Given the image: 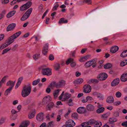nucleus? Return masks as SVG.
<instances>
[{
    "instance_id": "1",
    "label": "nucleus",
    "mask_w": 127,
    "mask_h": 127,
    "mask_svg": "<svg viewBox=\"0 0 127 127\" xmlns=\"http://www.w3.org/2000/svg\"><path fill=\"white\" fill-rule=\"evenodd\" d=\"M31 87L30 83H29L25 85L22 91L21 95L23 97H26L30 94L31 90Z\"/></svg>"
},
{
    "instance_id": "2",
    "label": "nucleus",
    "mask_w": 127,
    "mask_h": 127,
    "mask_svg": "<svg viewBox=\"0 0 127 127\" xmlns=\"http://www.w3.org/2000/svg\"><path fill=\"white\" fill-rule=\"evenodd\" d=\"M21 33V31H19L14 34L8 38V40L6 41V42L10 45L14 42L15 39L19 36Z\"/></svg>"
},
{
    "instance_id": "3",
    "label": "nucleus",
    "mask_w": 127,
    "mask_h": 127,
    "mask_svg": "<svg viewBox=\"0 0 127 127\" xmlns=\"http://www.w3.org/2000/svg\"><path fill=\"white\" fill-rule=\"evenodd\" d=\"M41 72L43 75L47 76L51 75L52 74L51 69L48 67L42 69Z\"/></svg>"
},
{
    "instance_id": "4",
    "label": "nucleus",
    "mask_w": 127,
    "mask_h": 127,
    "mask_svg": "<svg viewBox=\"0 0 127 127\" xmlns=\"http://www.w3.org/2000/svg\"><path fill=\"white\" fill-rule=\"evenodd\" d=\"M32 3L31 1H29L20 7V10L23 11L29 8L31 6Z\"/></svg>"
},
{
    "instance_id": "5",
    "label": "nucleus",
    "mask_w": 127,
    "mask_h": 127,
    "mask_svg": "<svg viewBox=\"0 0 127 127\" xmlns=\"http://www.w3.org/2000/svg\"><path fill=\"white\" fill-rule=\"evenodd\" d=\"M107 74L104 73H100L97 77L98 80L100 81H103L105 80L107 77Z\"/></svg>"
},
{
    "instance_id": "6",
    "label": "nucleus",
    "mask_w": 127,
    "mask_h": 127,
    "mask_svg": "<svg viewBox=\"0 0 127 127\" xmlns=\"http://www.w3.org/2000/svg\"><path fill=\"white\" fill-rule=\"evenodd\" d=\"M91 87L89 85H85L83 87V91L84 92L86 93H89L91 91Z\"/></svg>"
},
{
    "instance_id": "7",
    "label": "nucleus",
    "mask_w": 127,
    "mask_h": 127,
    "mask_svg": "<svg viewBox=\"0 0 127 127\" xmlns=\"http://www.w3.org/2000/svg\"><path fill=\"white\" fill-rule=\"evenodd\" d=\"M66 125L68 127H73L74 126L75 123L74 122L71 120H69L67 121L65 123Z\"/></svg>"
},
{
    "instance_id": "8",
    "label": "nucleus",
    "mask_w": 127,
    "mask_h": 127,
    "mask_svg": "<svg viewBox=\"0 0 127 127\" xmlns=\"http://www.w3.org/2000/svg\"><path fill=\"white\" fill-rule=\"evenodd\" d=\"M71 96V94L69 93H66L62 97V99L61 100L62 101H66Z\"/></svg>"
},
{
    "instance_id": "9",
    "label": "nucleus",
    "mask_w": 127,
    "mask_h": 127,
    "mask_svg": "<svg viewBox=\"0 0 127 127\" xmlns=\"http://www.w3.org/2000/svg\"><path fill=\"white\" fill-rule=\"evenodd\" d=\"M36 119L39 121H43L44 119V115L43 113L41 112L39 113L37 115Z\"/></svg>"
},
{
    "instance_id": "10",
    "label": "nucleus",
    "mask_w": 127,
    "mask_h": 127,
    "mask_svg": "<svg viewBox=\"0 0 127 127\" xmlns=\"http://www.w3.org/2000/svg\"><path fill=\"white\" fill-rule=\"evenodd\" d=\"M65 83V82L63 80L60 81L56 84V88H59L64 86Z\"/></svg>"
},
{
    "instance_id": "11",
    "label": "nucleus",
    "mask_w": 127,
    "mask_h": 127,
    "mask_svg": "<svg viewBox=\"0 0 127 127\" xmlns=\"http://www.w3.org/2000/svg\"><path fill=\"white\" fill-rule=\"evenodd\" d=\"M73 59L72 58H69L66 61V64H68L70 63H71L70 65L72 67H74L76 65V63L75 62H73Z\"/></svg>"
},
{
    "instance_id": "12",
    "label": "nucleus",
    "mask_w": 127,
    "mask_h": 127,
    "mask_svg": "<svg viewBox=\"0 0 127 127\" xmlns=\"http://www.w3.org/2000/svg\"><path fill=\"white\" fill-rule=\"evenodd\" d=\"M106 101L107 103L111 104L114 103V99L112 96H110L107 97Z\"/></svg>"
},
{
    "instance_id": "13",
    "label": "nucleus",
    "mask_w": 127,
    "mask_h": 127,
    "mask_svg": "<svg viewBox=\"0 0 127 127\" xmlns=\"http://www.w3.org/2000/svg\"><path fill=\"white\" fill-rule=\"evenodd\" d=\"M48 45L49 44H45L43 48V50L42 51V52L44 55H46L47 52L48 50Z\"/></svg>"
},
{
    "instance_id": "14",
    "label": "nucleus",
    "mask_w": 127,
    "mask_h": 127,
    "mask_svg": "<svg viewBox=\"0 0 127 127\" xmlns=\"http://www.w3.org/2000/svg\"><path fill=\"white\" fill-rule=\"evenodd\" d=\"M120 79L117 78L114 79L111 82V85L112 86H114L118 85L119 83Z\"/></svg>"
},
{
    "instance_id": "15",
    "label": "nucleus",
    "mask_w": 127,
    "mask_h": 127,
    "mask_svg": "<svg viewBox=\"0 0 127 127\" xmlns=\"http://www.w3.org/2000/svg\"><path fill=\"white\" fill-rule=\"evenodd\" d=\"M15 24L12 23L10 24L7 27L6 29L7 31L13 30L16 26Z\"/></svg>"
},
{
    "instance_id": "16",
    "label": "nucleus",
    "mask_w": 127,
    "mask_h": 127,
    "mask_svg": "<svg viewBox=\"0 0 127 127\" xmlns=\"http://www.w3.org/2000/svg\"><path fill=\"white\" fill-rule=\"evenodd\" d=\"M77 111L79 114L83 113L85 112L86 110L84 107H79L77 109Z\"/></svg>"
},
{
    "instance_id": "17",
    "label": "nucleus",
    "mask_w": 127,
    "mask_h": 127,
    "mask_svg": "<svg viewBox=\"0 0 127 127\" xmlns=\"http://www.w3.org/2000/svg\"><path fill=\"white\" fill-rule=\"evenodd\" d=\"M51 100V98L50 96L48 95L44 97L43 99V101L44 103H47L48 102H50Z\"/></svg>"
},
{
    "instance_id": "18",
    "label": "nucleus",
    "mask_w": 127,
    "mask_h": 127,
    "mask_svg": "<svg viewBox=\"0 0 127 127\" xmlns=\"http://www.w3.org/2000/svg\"><path fill=\"white\" fill-rule=\"evenodd\" d=\"M121 81L125 82L127 81V73L123 74L121 76Z\"/></svg>"
},
{
    "instance_id": "19",
    "label": "nucleus",
    "mask_w": 127,
    "mask_h": 127,
    "mask_svg": "<svg viewBox=\"0 0 127 127\" xmlns=\"http://www.w3.org/2000/svg\"><path fill=\"white\" fill-rule=\"evenodd\" d=\"M87 109L89 111H93L95 109L94 106L93 105L89 104L88 105L86 106Z\"/></svg>"
},
{
    "instance_id": "20",
    "label": "nucleus",
    "mask_w": 127,
    "mask_h": 127,
    "mask_svg": "<svg viewBox=\"0 0 127 127\" xmlns=\"http://www.w3.org/2000/svg\"><path fill=\"white\" fill-rule=\"evenodd\" d=\"M6 85L7 86H9V88L12 89L14 86V83L12 81H9L7 83Z\"/></svg>"
},
{
    "instance_id": "21",
    "label": "nucleus",
    "mask_w": 127,
    "mask_h": 127,
    "mask_svg": "<svg viewBox=\"0 0 127 127\" xmlns=\"http://www.w3.org/2000/svg\"><path fill=\"white\" fill-rule=\"evenodd\" d=\"M119 47L117 46L112 47L110 49V52L112 53L116 52L118 50Z\"/></svg>"
},
{
    "instance_id": "22",
    "label": "nucleus",
    "mask_w": 127,
    "mask_h": 127,
    "mask_svg": "<svg viewBox=\"0 0 127 127\" xmlns=\"http://www.w3.org/2000/svg\"><path fill=\"white\" fill-rule=\"evenodd\" d=\"M15 11L13 10L10 12L6 15L7 17L9 18L13 16L15 13Z\"/></svg>"
},
{
    "instance_id": "23",
    "label": "nucleus",
    "mask_w": 127,
    "mask_h": 127,
    "mask_svg": "<svg viewBox=\"0 0 127 127\" xmlns=\"http://www.w3.org/2000/svg\"><path fill=\"white\" fill-rule=\"evenodd\" d=\"M35 114V110H32V112L29 115V118L31 119L33 118Z\"/></svg>"
},
{
    "instance_id": "24",
    "label": "nucleus",
    "mask_w": 127,
    "mask_h": 127,
    "mask_svg": "<svg viewBox=\"0 0 127 127\" xmlns=\"http://www.w3.org/2000/svg\"><path fill=\"white\" fill-rule=\"evenodd\" d=\"M68 20L65 19L64 18H62L59 20L58 23L60 24L61 23H67L68 22Z\"/></svg>"
},
{
    "instance_id": "25",
    "label": "nucleus",
    "mask_w": 127,
    "mask_h": 127,
    "mask_svg": "<svg viewBox=\"0 0 127 127\" xmlns=\"http://www.w3.org/2000/svg\"><path fill=\"white\" fill-rule=\"evenodd\" d=\"M67 104L69 106H73L74 103L73 102L72 99L70 98L69 100H67Z\"/></svg>"
},
{
    "instance_id": "26",
    "label": "nucleus",
    "mask_w": 127,
    "mask_h": 127,
    "mask_svg": "<svg viewBox=\"0 0 127 127\" xmlns=\"http://www.w3.org/2000/svg\"><path fill=\"white\" fill-rule=\"evenodd\" d=\"M61 91V89H58L56 90L53 93V95L55 98H56L58 96L60 92Z\"/></svg>"
},
{
    "instance_id": "27",
    "label": "nucleus",
    "mask_w": 127,
    "mask_h": 127,
    "mask_svg": "<svg viewBox=\"0 0 127 127\" xmlns=\"http://www.w3.org/2000/svg\"><path fill=\"white\" fill-rule=\"evenodd\" d=\"M88 83L89 84H91L92 83H97L98 82V81L97 79H91L88 81Z\"/></svg>"
},
{
    "instance_id": "28",
    "label": "nucleus",
    "mask_w": 127,
    "mask_h": 127,
    "mask_svg": "<svg viewBox=\"0 0 127 127\" xmlns=\"http://www.w3.org/2000/svg\"><path fill=\"white\" fill-rule=\"evenodd\" d=\"M102 125V123L101 122L96 121L94 125V127H100Z\"/></svg>"
},
{
    "instance_id": "29",
    "label": "nucleus",
    "mask_w": 127,
    "mask_h": 127,
    "mask_svg": "<svg viewBox=\"0 0 127 127\" xmlns=\"http://www.w3.org/2000/svg\"><path fill=\"white\" fill-rule=\"evenodd\" d=\"M29 17V16L25 13L21 18V20L22 21H24L26 20Z\"/></svg>"
},
{
    "instance_id": "30",
    "label": "nucleus",
    "mask_w": 127,
    "mask_h": 127,
    "mask_svg": "<svg viewBox=\"0 0 127 127\" xmlns=\"http://www.w3.org/2000/svg\"><path fill=\"white\" fill-rule=\"evenodd\" d=\"M83 80L81 78H80L75 80V83L76 84H80L83 82Z\"/></svg>"
},
{
    "instance_id": "31",
    "label": "nucleus",
    "mask_w": 127,
    "mask_h": 127,
    "mask_svg": "<svg viewBox=\"0 0 127 127\" xmlns=\"http://www.w3.org/2000/svg\"><path fill=\"white\" fill-rule=\"evenodd\" d=\"M30 102V100L29 99H27L24 100L23 102V103L24 105H26Z\"/></svg>"
},
{
    "instance_id": "32",
    "label": "nucleus",
    "mask_w": 127,
    "mask_h": 127,
    "mask_svg": "<svg viewBox=\"0 0 127 127\" xmlns=\"http://www.w3.org/2000/svg\"><path fill=\"white\" fill-rule=\"evenodd\" d=\"M32 10V8H29L25 13L29 16H30Z\"/></svg>"
},
{
    "instance_id": "33",
    "label": "nucleus",
    "mask_w": 127,
    "mask_h": 127,
    "mask_svg": "<svg viewBox=\"0 0 127 127\" xmlns=\"http://www.w3.org/2000/svg\"><path fill=\"white\" fill-rule=\"evenodd\" d=\"M21 124L25 127H27L29 124L30 122L29 121H26L23 122Z\"/></svg>"
},
{
    "instance_id": "34",
    "label": "nucleus",
    "mask_w": 127,
    "mask_h": 127,
    "mask_svg": "<svg viewBox=\"0 0 127 127\" xmlns=\"http://www.w3.org/2000/svg\"><path fill=\"white\" fill-rule=\"evenodd\" d=\"M104 108L103 107H101L98 109L96 111V112L98 113H102L104 111Z\"/></svg>"
},
{
    "instance_id": "35",
    "label": "nucleus",
    "mask_w": 127,
    "mask_h": 127,
    "mask_svg": "<svg viewBox=\"0 0 127 127\" xmlns=\"http://www.w3.org/2000/svg\"><path fill=\"white\" fill-rule=\"evenodd\" d=\"M121 57L124 58L127 56V50L123 52L120 55Z\"/></svg>"
},
{
    "instance_id": "36",
    "label": "nucleus",
    "mask_w": 127,
    "mask_h": 127,
    "mask_svg": "<svg viewBox=\"0 0 127 127\" xmlns=\"http://www.w3.org/2000/svg\"><path fill=\"white\" fill-rule=\"evenodd\" d=\"M117 119L116 118H111L109 119V121L111 123H113L117 122Z\"/></svg>"
},
{
    "instance_id": "37",
    "label": "nucleus",
    "mask_w": 127,
    "mask_h": 127,
    "mask_svg": "<svg viewBox=\"0 0 127 127\" xmlns=\"http://www.w3.org/2000/svg\"><path fill=\"white\" fill-rule=\"evenodd\" d=\"M72 117L74 119H77L78 118V115L76 113H74L71 115Z\"/></svg>"
},
{
    "instance_id": "38",
    "label": "nucleus",
    "mask_w": 127,
    "mask_h": 127,
    "mask_svg": "<svg viewBox=\"0 0 127 127\" xmlns=\"http://www.w3.org/2000/svg\"><path fill=\"white\" fill-rule=\"evenodd\" d=\"M112 66V64L110 63H108L105 64L104 66V68L105 69H108Z\"/></svg>"
},
{
    "instance_id": "39",
    "label": "nucleus",
    "mask_w": 127,
    "mask_h": 127,
    "mask_svg": "<svg viewBox=\"0 0 127 127\" xmlns=\"http://www.w3.org/2000/svg\"><path fill=\"white\" fill-rule=\"evenodd\" d=\"M9 45V44L6 42L5 43L2 45L0 47V49H2L5 48Z\"/></svg>"
},
{
    "instance_id": "40",
    "label": "nucleus",
    "mask_w": 127,
    "mask_h": 127,
    "mask_svg": "<svg viewBox=\"0 0 127 127\" xmlns=\"http://www.w3.org/2000/svg\"><path fill=\"white\" fill-rule=\"evenodd\" d=\"M86 97L88 101L91 103L93 102V99L92 97L90 96H88Z\"/></svg>"
},
{
    "instance_id": "41",
    "label": "nucleus",
    "mask_w": 127,
    "mask_h": 127,
    "mask_svg": "<svg viewBox=\"0 0 127 127\" xmlns=\"http://www.w3.org/2000/svg\"><path fill=\"white\" fill-rule=\"evenodd\" d=\"M12 89L9 88L7 89L5 91V95L7 96L8 95V94L10 93Z\"/></svg>"
},
{
    "instance_id": "42",
    "label": "nucleus",
    "mask_w": 127,
    "mask_h": 127,
    "mask_svg": "<svg viewBox=\"0 0 127 127\" xmlns=\"http://www.w3.org/2000/svg\"><path fill=\"white\" fill-rule=\"evenodd\" d=\"M40 79H38L34 81L32 83V85L33 86H34L36 85L40 81Z\"/></svg>"
},
{
    "instance_id": "43",
    "label": "nucleus",
    "mask_w": 127,
    "mask_h": 127,
    "mask_svg": "<svg viewBox=\"0 0 127 127\" xmlns=\"http://www.w3.org/2000/svg\"><path fill=\"white\" fill-rule=\"evenodd\" d=\"M40 57V54H36L34 55L33 56V58L35 60H37Z\"/></svg>"
},
{
    "instance_id": "44",
    "label": "nucleus",
    "mask_w": 127,
    "mask_h": 127,
    "mask_svg": "<svg viewBox=\"0 0 127 127\" xmlns=\"http://www.w3.org/2000/svg\"><path fill=\"white\" fill-rule=\"evenodd\" d=\"M96 121L94 120H91L89 121L88 122L89 125H94Z\"/></svg>"
},
{
    "instance_id": "45",
    "label": "nucleus",
    "mask_w": 127,
    "mask_h": 127,
    "mask_svg": "<svg viewBox=\"0 0 127 127\" xmlns=\"http://www.w3.org/2000/svg\"><path fill=\"white\" fill-rule=\"evenodd\" d=\"M18 115L17 114H12L11 116V120H15L17 117Z\"/></svg>"
},
{
    "instance_id": "46",
    "label": "nucleus",
    "mask_w": 127,
    "mask_h": 127,
    "mask_svg": "<svg viewBox=\"0 0 127 127\" xmlns=\"http://www.w3.org/2000/svg\"><path fill=\"white\" fill-rule=\"evenodd\" d=\"M55 68L56 70H58L60 68V64L58 63H56L55 64Z\"/></svg>"
},
{
    "instance_id": "47",
    "label": "nucleus",
    "mask_w": 127,
    "mask_h": 127,
    "mask_svg": "<svg viewBox=\"0 0 127 127\" xmlns=\"http://www.w3.org/2000/svg\"><path fill=\"white\" fill-rule=\"evenodd\" d=\"M96 97L99 100H103V96L100 93H98Z\"/></svg>"
},
{
    "instance_id": "48",
    "label": "nucleus",
    "mask_w": 127,
    "mask_h": 127,
    "mask_svg": "<svg viewBox=\"0 0 127 127\" xmlns=\"http://www.w3.org/2000/svg\"><path fill=\"white\" fill-rule=\"evenodd\" d=\"M11 49V48L10 47L9 48H8L4 49V50H3V51L2 52V54H3L5 53H6L7 52L9 51Z\"/></svg>"
},
{
    "instance_id": "49",
    "label": "nucleus",
    "mask_w": 127,
    "mask_h": 127,
    "mask_svg": "<svg viewBox=\"0 0 127 127\" xmlns=\"http://www.w3.org/2000/svg\"><path fill=\"white\" fill-rule=\"evenodd\" d=\"M115 95L117 97L120 98L122 96V94L120 92H117L116 93Z\"/></svg>"
},
{
    "instance_id": "50",
    "label": "nucleus",
    "mask_w": 127,
    "mask_h": 127,
    "mask_svg": "<svg viewBox=\"0 0 127 127\" xmlns=\"http://www.w3.org/2000/svg\"><path fill=\"white\" fill-rule=\"evenodd\" d=\"M54 104L53 102L50 103L48 106V110H50L51 108H52L54 106Z\"/></svg>"
},
{
    "instance_id": "51",
    "label": "nucleus",
    "mask_w": 127,
    "mask_h": 127,
    "mask_svg": "<svg viewBox=\"0 0 127 127\" xmlns=\"http://www.w3.org/2000/svg\"><path fill=\"white\" fill-rule=\"evenodd\" d=\"M89 125L88 122H85L83 123L80 126L82 127H86Z\"/></svg>"
},
{
    "instance_id": "52",
    "label": "nucleus",
    "mask_w": 127,
    "mask_h": 127,
    "mask_svg": "<svg viewBox=\"0 0 127 127\" xmlns=\"http://www.w3.org/2000/svg\"><path fill=\"white\" fill-rule=\"evenodd\" d=\"M56 82H53L51 83V84L49 85V87H56Z\"/></svg>"
},
{
    "instance_id": "53",
    "label": "nucleus",
    "mask_w": 127,
    "mask_h": 127,
    "mask_svg": "<svg viewBox=\"0 0 127 127\" xmlns=\"http://www.w3.org/2000/svg\"><path fill=\"white\" fill-rule=\"evenodd\" d=\"M127 64V62H125V61L121 62L120 64L121 66H124Z\"/></svg>"
},
{
    "instance_id": "54",
    "label": "nucleus",
    "mask_w": 127,
    "mask_h": 127,
    "mask_svg": "<svg viewBox=\"0 0 127 127\" xmlns=\"http://www.w3.org/2000/svg\"><path fill=\"white\" fill-rule=\"evenodd\" d=\"M5 119L3 117H2L0 120V125H1L4 123L5 122Z\"/></svg>"
},
{
    "instance_id": "55",
    "label": "nucleus",
    "mask_w": 127,
    "mask_h": 127,
    "mask_svg": "<svg viewBox=\"0 0 127 127\" xmlns=\"http://www.w3.org/2000/svg\"><path fill=\"white\" fill-rule=\"evenodd\" d=\"M121 102L120 101H116L113 103V105L115 106H118L120 104Z\"/></svg>"
},
{
    "instance_id": "56",
    "label": "nucleus",
    "mask_w": 127,
    "mask_h": 127,
    "mask_svg": "<svg viewBox=\"0 0 127 127\" xmlns=\"http://www.w3.org/2000/svg\"><path fill=\"white\" fill-rule=\"evenodd\" d=\"M9 2V0H2L1 2L3 4H6Z\"/></svg>"
},
{
    "instance_id": "57",
    "label": "nucleus",
    "mask_w": 127,
    "mask_h": 127,
    "mask_svg": "<svg viewBox=\"0 0 127 127\" xmlns=\"http://www.w3.org/2000/svg\"><path fill=\"white\" fill-rule=\"evenodd\" d=\"M59 5L58 4H57L55 5L53 8L52 10L54 11L57 10V8L59 7Z\"/></svg>"
},
{
    "instance_id": "58",
    "label": "nucleus",
    "mask_w": 127,
    "mask_h": 127,
    "mask_svg": "<svg viewBox=\"0 0 127 127\" xmlns=\"http://www.w3.org/2000/svg\"><path fill=\"white\" fill-rule=\"evenodd\" d=\"M54 59L53 55H50L49 57V60L51 61L53 60Z\"/></svg>"
},
{
    "instance_id": "59",
    "label": "nucleus",
    "mask_w": 127,
    "mask_h": 127,
    "mask_svg": "<svg viewBox=\"0 0 127 127\" xmlns=\"http://www.w3.org/2000/svg\"><path fill=\"white\" fill-rule=\"evenodd\" d=\"M84 2L88 4H91L92 1L91 0H84Z\"/></svg>"
},
{
    "instance_id": "60",
    "label": "nucleus",
    "mask_w": 127,
    "mask_h": 127,
    "mask_svg": "<svg viewBox=\"0 0 127 127\" xmlns=\"http://www.w3.org/2000/svg\"><path fill=\"white\" fill-rule=\"evenodd\" d=\"M79 61L81 62H83L86 61L84 57H81L79 60Z\"/></svg>"
},
{
    "instance_id": "61",
    "label": "nucleus",
    "mask_w": 127,
    "mask_h": 127,
    "mask_svg": "<svg viewBox=\"0 0 127 127\" xmlns=\"http://www.w3.org/2000/svg\"><path fill=\"white\" fill-rule=\"evenodd\" d=\"M109 116L108 114L106 113L103 114L102 116V117L104 118H107Z\"/></svg>"
},
{
    "instance_id": "62",
    "label": "nucleus",
    "mask_w": 127,
    "mask_h": 127,
    "mask_svg": "<svg viewBox=\"0 0 127 127\" xmlns=\"http://www.w3.org/2000/svg\"><path fill=\"white\" fill-rule=\"evenodd\" d=\"M71 111L69 110H68V112L64 115V117L65 118H67L68 115L70 113Z\"/></svg>"
},
{
    "instance_id": "63",
    "label": "nucleus",
    "mask_w": 127,
    "mask_h": 127,
    "mask_svg": "<svg viewBox=\"0 0 127 127\" xmlns=\"http://www.w3.org/2000/svg\"><path fill=\"white\" fill-rule=\"evenodd\" d=\"M122 125L123 126L127 127V121L123 122Z\"/></svg>"
},
{
    "instance_id": "64",
    "label": "nucleus",
    "mask_w": 127,
    "mask_h": 127,
    "mask_svg": "<svg viewBox=\"0 0 127 127\" xmlns=\"http://www.w3.org/2000/svg\"><path fill=\"white\" fill-rule=\"evenodd\" d=\"M85 66L86 67H89L91 66L89 61L85 63Z\"/></svg>"
}]
</instances>
